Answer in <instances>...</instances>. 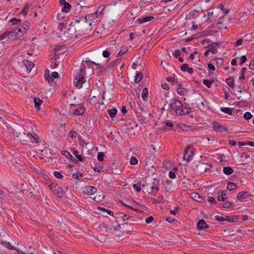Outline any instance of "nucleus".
<instances>
[{"instance_id":"f257e3e1","label":"nucleus","mask_w":254,"mask_h":254,"mask_svg":"<svg viewBox=\"0 0 254 254\" xmlns=\"http://www.w3.org/2000/svg\"><path fill=\"white\" fill-rule=\"evenodd\" d=\"M85 69L86 66L83 62L80 68L77 72L74 80V84L78 88H81L82 87V84L86 81L84 79V76L86 74Z\"/></svg>"},{"instance_id":"f03ea898","label":"nucleus","mask_w":254,"mask_h":254,"mask_svg":"<svg viewBox=\"0 0 254 254\" xmlns=\"http://www.w3.org/2000/svg\"><path fill=\"white\" fill-rule=\"evenodd\" d=\"M170 102L169 107L175 111L177 116H181L182 108H183V104L181 101L175 98H173L170 100Z\"/></svg>"},{"instance_id":"7ed1b4c3","label":"nucleus","mask_w":254,"mask_h":254,"mask_svg":"<svg viewBox=\"0 0 254 254\" xmlns=\"http://www.w3.org/2000/svg\"><path fill=\"white\" fill-rule=\"evenodd\" d=\"M87 65L91 68H93L92 64H95L97 65V67L96 68V74L97 75H100L101 74L109 71V69L107 65H103L102 64H99L97 63H95L94 62H90V61H85Z\"/></svg>"},{"instance_id":"20e7f679","label":"nucleus","mask_w":254,"mask_h":254,"mask_svg":"<svg viewBox=\"0 0 254 254\" xmlns=\"http://www.w3.org/2000/svg\"><path fill=\"white\" fill-rule=\"evenodd\" d=\"M117 224V222H111L109 218H106L103 223L100 225L101 229H104L106 232L114 231V227Z\"/></svg>"},{"instance_id":"39448f33","label":"nucleus","mask_w":254,"mask_h":254,"mask_svg":"<svg viewBox=\"0 0 254 254\" xmlns=\"http://www.w3.org/2000/svg\"><path fill=\"white\" fill-rule=\"evenodd\" d=\"M72 23L76 25V27L80 30V29H89V26L87 23V20L85 17H80L78 19L72 21Z\"/></svg>"},{"instance_id":"423d86ee","label":"nucleus","mask_w":254,"mask_h":254,"mask_svg":"<svg viewBox=\"0 0 254 254\" xmlns=\"http://www.w3.org/2000/svg\"><path fill=\"white\" fill-rule=\"evenodd\" d=\"M69 28H67V31H65L64 34L65 33L67 34V37L69 38H72L76 37V25L75 24L72 23V21L69 24Z\"/></svg>"},{"instance_id":"0eeeda50","label":"nucleus","mask_w":254,"mask_h":254,"mask_svg":"<svg viewBox=\"0 0 254 254\" xmlns=\"http://www.w3.org/2000/svg\"><path fill=\"white\" fill-rule=\"evenodd\" d=\"M193 156V149L190 146H188L184 152V159L188 162L190 161Z\"/></svg>"},{"instance_id":"6e6552de","label":"nucleus","mask_w":254,"mask_h":254,"mask_svg":"<svg viewBox=\"0 0 254 254\" xmlns=\"http://www.w3.org/2000/svg\"><path fill=\"white\" fill-rule=\"evenodd\" d=\"M85 17L87 20V23L89 26V29L91 30L92 29L91 27L93 23L95 24V22H96V19L98 18V12H96L89 14L87 16H85Z\"/></svg>"},{"instance_id":"1a4fd4ad","label":"nucleus","mask_w":254,"mask_h":254,"mask_svg":"<svg viewBox=\"0 0 254 254\" xmlns=\"http://www.w3.org/2000/svg\"><path fill=\"white\" fill-rule=\"evenodd\" d=\"M211 125L213 129L217 132H227L228 130L227 127L222 126L217 122H213Z\"/></svg>"},{"instance_id":"9d476101","label":"nucleus","mask_w":254,"mask_h":254,"mask_svg":"<svg viewBox=\"0 0 254 254\" xmlns=\"http://www.w3.org/2000/svg\"><path fill=\"white\" fill-rule=\"evenodd\" d=\"M10 33V38H14L15 39H18V38H21L25 32V31H22L21 28H15L14 30L9 31Z\"/></svg>"},{"instance_id":"9b49d317","label":"nucleus","mask_w":254,"mask_h":254,"mask_svg":"<svg viewBox=\"0 0 254 254\" xmlns=\"http://www.w3.org/2000/svg\"><path fill=\"white\" fill-rule=\"evenodd\" d=\"M159 180L154 179L152 182L153 186L151 187V193L152 195H155V193L159 190Z\"/></svg>"},{"instance_id":"f8f14e48","label":"nucleus","mask_w":254,"mask_h":254,"mask_svg":"<svg viewBox=\"0 0 254 254\" xmlns=\"http://www.w3.org/2000/svg\"><path fill=\"white\" fill-rule=\"evenodd\" d=\"M97 189L94 187L87 186L85 187L84 193L87 195H92L96 192Z\"/></svg>"},{"instance_id":"ddd939ff","label":"nucleus","mask_w":254,"mask_h":254,"mask_svg":"<svg viewBox=\"0 0 254 254\" xmlns=\"http://www.w3.org/2000/svg\"><path fill=\"white\" fill-rule=\"evenodd\" d=\"M208 228V225L203 219H200L197 223V229L198 230H202Z\"/></svg>"},{"instance_id":"4468645a","label":"nucleus","mask_w":254,"mask_h":254,"mask_svg":"<svg viewBox=\"0 0 254 254\" xmlns=\"http://www.w3.org/2000/svg\"><path fill=\"white\" fill-rule=\"evenodd\" d=\"M61 5H63L62 11L64 12H68L71 8V5L66 1L61 2Z\"/></svg>"},{"instance_id":"2eb2a0df","label":"nucleus","mask_w":254,"mask_h":254,"mask_svg":"<svg viewBox=\"0 0 254 254\" xmlns=\"http://www.w3.org/2000/svg\"><path fill=\"white\" fill-rule=\"evenodd\" d=\"M72 153L74 156L77 159V161L81 162H85L86 160V157H82L81 155H79L78 151L76 148H74L72 150Z\"/></svg>"},{"instance_id":"dca6fc26","label":"nucleus","mask_w":254,"mask_h":254,"mask_svg":"<svg viewBox=\"0 0 254 254\" xmlns=\"http://www.w3.org/2000/svg\"><path fill=\"white\" fill-rule=\"evenodd\" d=\"M240 216L239 215H235V216H225L224 217L225 220L227 221L230 222H237L239 220V218Z\"/></svg>"},{"instance_id":"f3484780","label":"nucleus","mask_w":254,"mask_h":254,"mask_svg":"<svg viewBox=\"0 0 254 254\" xmlns=\"http://www.w3.org/2000/svg\"><path fill=\"white\" fill-rule=\"evenodd\" d=\"M61 153L66 156L68 159L73 161L75 163L78 162L77 160L75 159L69 153V151L66 150H63L61 151Z\"/></svg>"},{"instance_id":"a211bd4d","label":"nucleus","mask_w":254,"mask_h":254,"mask_svg":"<svg viewBox=\"0 0 254 254\" xmlns=\"http://www.w3.org/2000/svg\"><path fill=\"white\" fill-rule=\"evenodd\" d=\"M53 191L59 197L61 198L64 195L63 190L62 188L58 185L57 186V187H56V189L53 190Z\"/></svg>"},{"instance_id":"6ab92c4d","label":"nucleus","mask_w":254,"mask_h":254,"mask_svg":"<svg viewBox=\"0 0 254 254\" xmlns=\"http://www.w3.org/2000/svg\"><path fill=\"white\" fill-rule=\"evenodd\" d=\"M154 18V16H148L144 17H141L137 19L139 23H143L144 22H147L152 21Z\"/></svg>"},{"instance_id":"aec40b11","label":"nucleus","mask_w":254,"mask_h":254,"mask_svg":"<svg viewBox=\"0 0 254 254\" xmlns=\"http://www.w3.org/2000/svg\"><path fill=\"white\" fill-rule=\"evenodd\" d=\"M249 196V193L247 191H241L238 193L237 196V198L238 200L244 199L248 198Z\"/></svg>"},{"instance_id":"412c9836","label":"nucleus","mask_w":254,"mask_h":254,"mask_svg":"<svg viewBox=\"0 0 254 254\" xmlns=\"http://www.w3.org/2000/svg\"><path fill=\"white\" fill-rule=\"evenodd\" d=\"M23 64L26 66V68L27 71H30L31 69L34 67V64L31 62L29 61L28 60H24Z\"/></svg>"},{"instance_id":"4be33fe9","label":"nucleus","mask_w":254,"mask_h":254,"mask_svg":"<svg viewBox=\"0 0 254 254\" xmlns=\"http://www.w3.org/2000/svg\"><path fill=\"white\" fill-rule=\"evenodd\" d=\"M35 107L38 110H40V105L43 103V101L39 98H34L33 99Z\"/></svg>"},{"instance_id":"5701e85b","label":"nucleus","mask_w":254,"mask_h":254,"mask_svg":"<svg viewBox=\"0 0 254 254\" xmlns=\"http://www.w3.org/2000/svg\"><path fill=\"white\" fill-rule=\"evenodd\" d=\"M220 110L223 112L229 115H232L234 112V109L231 108L221 107Z\"/></svg>"},{"instance_id":"b1692460","label":"nucleus","mask_w":254,"mask_h":254,"mask_svg":"<svg viewBox=\"0 0 254 254\" xmlns=\"http://www.w3.org/2000/svg\"><path fill=\"white\" fill-rule=\"evenodd\" d=\"M73 113L77 116H82L84 113V108L83 106H81L79 109L74 110Z\"/></svg>"},{"instance_id":"393cba45","label":"nucleus","mask_w":254,"mask_h":254,"mask_svg":"<svg viewBox=\"0 0 254 254\" xmlns=\"http://www.w3.org/2000/svg\"><path fill=\"white\" fill-rule=\"evenodd\" d=\"M226 82L228 86L231 88L234 87V79L233 77L231 76L226 79Z\"/></svg>"},{"instance_id":"a878e982","label":"nucleus","mask_w":254,"mask_h":254,"mask_svg":"<svg viewBox=\"0 0 254 254\" xmlns=\"http://www.w3.org/2000/svg\"><path fill=\"white\" fill-rule=\"evenodd\" d=\"M29 194H30V196L34 199H39L41 197V192L39 191H36L35 193L30 191Z\"/></svg>"},{"instance_id":"bb28decb","label":"nucleus","mask_w":254,"mask_h":254,"mask_svg":"<svg viewBox=\"0 0 254 254\" xmlns=\"http://www.w3.org/2000/svg\"><path fill=\"white\" fill-rule=\"evenodd\" d=\"M141 186L142 188L145 187V185L144 184H141V183L138 182L137 184H134L133 185V188L136 190L137 192H139L141 190Z\"/></svg>"},{"instance_id":"cd10ccee","label":"nucleus","mask_w":254,"mask_h":254,"mask_svg":"<svg viewBox=\"0 0 254 254\" xmlns=\"http://www.w3.org/2000/svg\"><path fill=\"white\" fill-rule=\"evenodd\" d=\"M148 91L147 88H143L142 94H141V97L143 101H146L148 99Z\"/></svg>"},{"instance_id":"c85d7f7f","label":"nucleus","mask_w":254,"mask_h":254,"mask_svg":"<svg viewBox=\"0 0 254 254\" xmlns=\"http://www.w3.org/2000/svg\"><path fill=\"white\" fill-rule=\"evenodd\" d=\"M223 171L225 175H230L234 172V170L230 167H225L223 168Z\"/></svg>"},{"instance_id":"c756f323","label":"nucleus","mask_w":254,"mask_h":254,"mask_svg":"<svg viewBox=\"0 0 254 254\" xmlns=\"http://www.w3.org/2000/svg\"><path fill=\"white\" fill-rule=\"evenodd\" d=\"M1 244L3 246H4V247H6L7 248H8L9 250H16V248L11 245L9 242H7L5 241H1Z\"/></svg>"},{"instance_id":"7c9ffc66","label":"nucleus","mask_w":254,"mask_h":254,"mask_svg":"<svg viewBox=\"0 0 254 254\" xmlns=\"http://www.w3.org/2000/svg\"><path fill=\"white\" fill-rule=\"evenodd\" d=\"M177 92L179 94L181 95H185L187 93L188 90L186 88L179 87L177 89Z\"/></svg>"},{"instance_id":"2f4dec72","label":"nucleus","mask_w":254,"mask_h":254,"mask_svg":"<svg viewBox=\"0 0 254 254\" xmlns=\"http://www.w3.org/2000/svg\"><path fill=\"white\" fill-rule=\"evenodd\" d=\"M191 112V109L190 108L187 107L186 106H184L183 105V108H182L181 115L189 114Z\"/></svg>"},{"instance_id":"473e14b6","label":"nucleus","mask_w":254,"mask_h":254,"mask_svg":"<svg viewBox=\"0 0 254 254\" xmlns=\"http://www.w3.org/2000/svg\"><path fill=\"white\" fill-rule=\"evenodd\" d=\"M237 185L233 182H229L227 183V189L229 190H233L236 189Z\"/></svg>"},{"instance_id":"72a5a7b5","label":"nucleus","mask_w":254,"mask_h":254,"mask_svg":"<svg viewBox=\"0 0 254 254\" xmlns=\"http://www.w3.org/2000/svg\"><path fill=\"white\" fill-rule=\"evenodd\" d=\"M108 113H109L110 117L112 119H113L114 117H115V116H116L117 113V110L116 108L109 109V110H108Z\"/></svg>"},{"instance_id":"f704fd0d","label":"nucleus","mask_w":254,"mask_h":254,"mask_svg":"<svg viewBox=\"0 0 254 254\" xmlns=\"http://www.w3.org/2000/svg\"><path fill=\"white\" fill-rule=\"evenodd\" d=\"M10 33L9 32V31H6L1 35H0V41L6 38H8V39L10 38Z\"/></svg>"},{"instance_id":"c9c22d12","label":"nucleus","mask_w":254,"mask_h":254,"mask_svg":"<svg viewBox=\"0 0 254 254\" xmlns=\"http://www.w3.org/2000/svg\"><path fill=\"white\" fill-rule=\"evenodd\" d=\"M225 203H220L219 204V207L220 208H230L232 206V203L229 202V201H224Z\"/></svg>"},{"instance_id":"e433bc0d","label":"nucleus","mask_w":254,"mask_h":254,"mask_svg":"<svg viewBox=\"0 0 254 254\" xmlns=\"http://www.w3.org/2000/svg\"><path fill=\"white\" fill-rule=\"evenodd\" d=\"M214 82V79L212 80H207L204 79L203 80V83L208 88H210L211 87L212 83Z\"/></svg>"},{"instance_id":"4c0bfd02","label":"nucleus","mask_w":254,"mask_h":254,"mask_svg":"<svg viewBox=\"0 0 254 254\" xmlns=\"http://www.w3.org/2000/svg\"><path fill=\"white\" fill-rule=\"evenodd\" d=\"M143 78V74L141 72L137 73L135 76V82H140Z\"/></svg>"},{"instance_id":"58836bf2","label":"nucleus","mask_w":254,"mask_h":254,"mask_svg":"<svg viewBox=\"0 0 254 254\" xmlns=\"http://www.w3.org/2000/svg\"><path fill=\"white\" fill-rule=\"evenodd\" d=\"M119 61H120L119 59H116L114 61L111 63L107 65L109 70H110L111 69L113 68L119 62Z\"/></svg>"},{"instance_id":"ea45409f","label":"nucleus","mask_w":254,"mask_h":254,"mask_svg":"<svg viewBox=\"0 0 254 254\" xmlns=\"http://www.w3.org/2000/svg\"><path fill=\"white\" fill-rule=\"evenodd\" d=\"M212 61H215L217 65H221L223 63V60L221 58H216L212 60Z\"/></svg>"},{"instance_id":"a19ab883","label":"nucleus","mask_w":254,"mask_h":254,"mask_svg":"<svg viewBox=\"0 0 254 254\" xmlns=\"http://www.w3.org/2000/svg\"><path fill=\"white\" fill-rule=\"evenodd\" d=\"M207 47L209 51L211 52L212 54H216L217 52V49L212 46L211 44L209 45Z\"/></svg>"},{"instance_id":"79ce46f5","label":"nucleus","mask_w":254,"mask_h":254,"mask_svg":"<svg viewBox=\"0 0 254 254\" xmlns=\"http://www.w3.org/2000/svg\"><path fill=\"white\" fill-rule=\"evenodd\" d=\"M21 21V20L20 19L16 18H11L9 22L12 23L13 25H16L18 23L20 22Z\"/></svg>"},{"instance_id":"37998d69","label":"nucleus","mask_w":254,"mask_h":254,"mask_svg":"<svg viewBox=\"0 0 254 254\" xmlns=\"http://www.w3.org/2000/svg\"><path fill=\"white\" fill-rule=\"evenodd\" d=\"M244 117L246 120H249L252 118L253 115L250 112H247L244 114Z\"/></svg>"},{"instance_id":"c03bdc74","label":"nucleus","mask_w":254,"mask_h":254,"mask_svg":"<svg viewBox=\"0 0 254 254\" xmlns=\"http://www.w3.org/2000/svg\"><path fill=\"white\" fill-rule=\"evenodd\" d=\"M104 156H105V154L103 152H99L97 155V159H98V161H103V158H104Z\"/></svg>"},{"instance_id":"a18cd8bd","label":"nucleus","mask_w":254,"mask_h":254,"mask_svg":"<svg viewBox=\"0 0 254 254\" xmlns=\"http://www.w3.org/2000/svg\"><path fill=\"white\" fill-rule=\"evenodd\" d=\"M130 163L131 165H136L138 163V160L135 157L132 156L130 159Z\"/></svg>"},{"instance_id":"49530a36","label":"nucleus","mask_w":254,"mask_h":254,"mask_svg":"<svg viewBox=\"0 0 254 254\" xmlns=\"http://www.w3.org/2000/svg\"><path fill=\"white\" fill-rule=\"evenodd\" d=\"M29 8V6L26 5L21 11V13L23 14L24 15H26L28 11Z\"/></svg>"},{"instance_id":"de8ad7c7","label":"nucleus","mask_w":254,"mask_h":254,"mask_svg":"<svg viewBox=\"0 0 254 254\" xmlns=\"http://www.w3.org/2000/svg\"><path fill=\"white\" fill-rule=\"evenodd\" d=\"M28 137L30 138L31 139V141L32 142H35V143H37L38 141L37 139V138L34 137L32 134L31 133H28Z\"/></svg>"},{"instance_id":"09e8293b","label":"nucleus","mask_w":254,"mask_h":254,"mask_svg":"<svg viewBox=\"0 0 254 254\" xmlns=\"http://www.w3.org/2000/svg\"><path fill=\"white\" fill-rule=\"evenodd\" d=\"M190 197L195 199V200H196V198H199V195L198 193L197 192H192L190 193Z\"/></svg>"},{"instance_id":"8fccbe9b","label":"nucleus","mask_w":254,"mask_h":254,"mask_svg":"<svg viewBox=\"0 0 254 254\" xmlns=\"http://www.w3.org/2000/svg\"><path fill=\"white\" fill-rule=\"evenodd\" d=\"M127 50H128V49H127V47L125 48L124 49L121 50V51H119V52L117 56L120 57V56H122L123 55L125 54L127 51Z\"/></svg>"},{"instance_id":"3c124183","label":"nucleus","mask_w":254,"mask_h":254,"mask_svg":"<svg viewBox=\"0 0 254 254\" xmlns=\"http://www.w3.org/2000/svg\"><path fill=\"white\" fill-rule=\"evenodd\" d=\"M247 57L245 55L242 56L241 58V62L240 63V65H242L244 63H245L247 61Z\"/></svg>"},{"instance_id":"603ef678","label":"nucleus","mask_w":254,"mask_h":254,"mask_svg":"<svg viewBox=\"0 0 254 254\" xmlns=\"http://www.w3.org/2000/svg\"><path fill=\"white\" fill-rule=\"evenodd\" d=\"M220 8L223 11V12L225 14H227L229 12V10L228 9L225 8L224 6L222 4H220Z\"/></svg>"},{"instance_id":"864d4df0","label":"nucleus","mask_w":254,"mask_h":254,"mask_svg":"<svg viewBox=\"0 0 254 254\" xmlns=\"http://www.w3.org/2000/svg\"><path fill=\"white\" fill-rule=\"evenodd\" d=\"M54 175L58 179H62L63 178V176L59 172H54Z\"/></svg>"},{"instance_id":"5fc2aeb1","label":"nucleus","mask_w":254,"mask_h":254,"mask_svg":"<svg viewBox=\"0 0 254 254\" xmlns=\"http://www.w3.org/2000/svg\"><path fill=\"white\" fill-rule=\"evenodd\" d=\"M189 67V65L188 64H182V65L180 67V68L182 71H186L187 70L188 68Z\"/></svg>"},{"instance_id":"6e6d98bb","label":"nucleus","mask_w":254,"mask_h":254,"mask_svg":"<svg viewBox=\"0 0 254 254\" xmlns=\"http://www.w3.org/2000/svg\"><path fill=\"white\" fill-rule=\"evenodd\" d=\"M101 210L103 211L106 212L109 215H110L111 216H113L114 215V212L111 211L109 209H106L105 208H101Z\"/></svg>"},{"instance_id":"4d7b16f0","label":"nucleus","mask_w":254,"mask_h":254,"mask_svg":"<svg viewBox=\"0 0 254 254\" xmlns=\"http://www.w3.org/2000/svg\"><path fill=\"white\" fill-rule=\"evenodd\" d=\"M44 76H45V78H46V79H47V80L50 77L51 75H50V71L49 69H46L45 70Z\"/></svg>"},{"instance_id":"13d9d810","label":"nucleus","mask_w":254,"mask_h":254,"mask_svg":"<svg viewBox=\"0 0 254 254\" xmlns=\"http://www.w3.org/2000/svg\"><path fill=\"white\" fill-rule=\"evenodd\" d=\"M47 80L51 85L53 86L55 85L56 82H55V79L51 76L48 79H47Z\"/></svg>"},{"instance_id":"bf43d9fd","label":"nucleus","mask_w":254,"mask_h":254,"mask_svg":"<svg viewBox=\"0 0 254 254\" xmlns=\"http://www.w3.org/2000/svg\"><path fill=\"white\" fill-rule=\"evenodd\" d=\"M69 136L72 138H75L76 136V132L75 130H71L69 132Z\"/></svg>"},{"instance_id":"052dcab7","label":"nucleus","mask_w":254,"mask_h":254,"mask_svg":"<svg viewBox=\"0 0 254 254\" xmlns=\"http://www.w3.org/2000/svg\"><path fill=\"white\" fill-rule=\"evenodd\" d=\"M215 219L219 222H222L225 221L224 217L220 216L219 215H216L215 217Z\"/></svg>"},{"instance_id":"680f3d73","label":"nucleus","mask_w":254,"mask_h":254,"mask_svg":"<svg viewBox=\"0 0 254 254\" xmlns=\"http://www.w3.org/2000/svg\"><path fill=\"white\" fill-rule=\"evenodd\" d=\"M102 55L104 58H107L110 57V53L109 52V51H108L107 50H104L103 52Z\"/></svg>"},{"instance_id":"e2e57ef3","label":"nucleus","mask_w":254,"mask_h":254,"mask_svg":"<svg viewBox=\"0 0 254 254\" xmlns=\"http://www.w3.org/2000/svg\"><path fill=\"white\" fill-rule=\"evenodd\" d=\"M207 200L211 203L216 204L217 201L213 197H208Z\"/></svg>"},{"instance_id":"0e129e2a","label":"nucleus","mask_w":254,"mask_h":254,"mask_svg":"<svg viewBox=\"0 0 254 254\" xmlns=\"http://www.w3.org/2000/svg\"><path fill=\"white\" fill-rule=\"evenodd\" d=\"M181 54V51L180 50H177L175 51L174 53H173V55L174 56L175 58H177L179 57Z\"/></svg>"},{"instance_id":"69168bd1","label":"nucleus","mask_w":254,"mask_h":254,"mask_svg":"<svg viewBox=\"0 0 254 254\" xmlns=\"http://www.w3.org/2000/svg\"><path fill=\"white\" fill-rule=\"evenodd\" d=\"M169 177L170 179H174L176 177L175 173L173 171H170L169 173Z\"/></svg>"},{"instance_id":"338daca9","label":"nucleus","mask_w":254,"mask_h":254,"mask_svg":"<svg viewBox=\"0 0 254 254\" xmlns=\"http://www.w3.org/2000/svg\"><path fill=\"white\" fill-rule=\"evenodd\" d=\"M58 184L56 183H51L49 186V188L53 191V190H55L56 189V187H57Z\"/></svg>"},{"instance_id":"774afa93","label":"nucleus","mask_w":254,"mask_h":254,"mask_svg":"<svg viewBox=\"0 0 254 254\" xmlns=\"http://www.w3.org/2000/svg\"><path fill=\"white\" fill-rule=\"evenodd\" d=\"M153 220L154 218L152 216H150L146 219L145 222L147 224H149L151 223L153 221Z\"/></svg>"}]
</instances>
